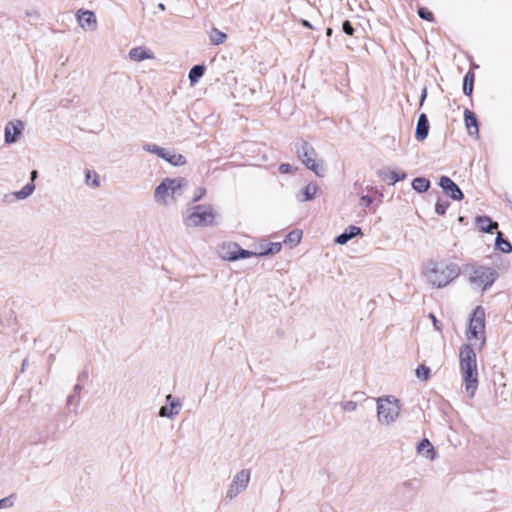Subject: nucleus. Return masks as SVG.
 <instances>
[{
    "label": "nucleus",
    "mask_w": 512,
    "mask_h": 512,
    "mask_svg": "<svg viewBox=\"0 0 512 512\" xmlns=\"http://www.w3.org/2000/svg\"><path fill=\"white\" fill-rule=\"evenodd\" d=\"M35 191V184L32 182L27 183L21 190L14 192V196L18 200H24L30 197Z\"/></svg>",
    "instance_id": "nucleus-24"
},
{
    "label": "nucleus",
    "mask_w": 512,
    "mask_h": 512,
    "mask_svg": "<svg viewBox=\"0 0 512 512\" xmlns=\"http://www.w3.org/2000/svg\"><path fill=\"white\" fill-rule=\"evenodd\" d=\"M466 272L468 273V281L470 285L474 289L481 291H484L488 287L492 286L498 277L496 270L492 267L480 266L476 264L468 265L466 267Z\"/></svg>",
    "instance_id": "nucleus-7"
},
{
    "label": "nucleus",
    "mask_w": 512,
    "mask_h": 512,
    "mask_svg": "<svg viewBox=\"0 0 512 512\" xmlns=\"http://www.w3.org/2000/svg\"><path fill=\"white\" fill-rule=\"evenodd\" d=\"M37 176H38V172L36 170H33L31 172V181L30 182L34 183V181L37 178Z\"/></svg>",
    "instance_id": "nucleus-46"
},
{
    "label": "nucleus",
    "mask_w": 512,
    "mask_h": 512,
    "mask_svg": "<svg viewBox=\"0 0 512 512\" xmlns=\"http://www.w3.org/2000/svg\"><path fill=\"white\" fill-rule=\"evenodd\" d=\"M417 452L429 460H434L436 457L434 447L428 439H423L418 444Z\"/></svg>",
    "instance_id": "nucleus-21"
},
{
    "label": "nucleus",
    "mask_w": 512,
    "mask_h": 512,
    "mask_svg": "<svg viewBox=\"0 0 512 512\" xmlns=\"http://www.w3.org/2000/svg\"><path fill=\"white\" fill-rule=\"evenodd\" d=\"M416 376L420 380L426 381L430 377V368L425 365H419L416 369Z\"/></svg>",
    "instance_id": "nucleus-34"
},
{
    "label": "nucleus",
    "mask_w": 512,
    "mask_h": 512,
    "mask_svg": "<svg viewBox=\"0 0 512 512\" xmlns=\"http://www.w3.org/2000/svg\"><path fill=\"white\" fill-rule=\"evenodd\" d=\"M26 364H27V360L25 359L22 363V371H24L25 367H26Z\"/></svg>",
    "instance_id": "nucleus-49"
},
{
    "label": "nucleus",
    "mask_w": 512,
    "mask_h": 512,
    "mask_svg": "<svg viewBox=\"0 0 512 512\" xmlns=\"http://www.w3.org/2000/svg\"><path fill=\"white\" fill-rule=\"evenodd\" d=\"M495 246L498 250H500L503 253H510L512 252V245L509 241L503 238V235L501 232H498V235L496 237Z\"/></svg>",
    "instance_id": "nucleus-25"
},
{
    "label": "nucleus",
    "mask_w": 512,
    "mask_h": 512,
    "mask_svg": "<svg viewBox=\"0 0 512 512\" xmlns=\"http://www.w3.org/2000/svg\"><path fill=\"white\" fill-rule=\"evenodd\" d=\"M466 338L469 341L468 345L481 350L486 343L485 332V310L481 306H477L468 323L466 331Z\"/></svg>",
    "instance_id": "nucleus-4"
},
{
    "label": "nucleus",
    "mask_w": 512,
    "mask_h": 512,
    "mask_svg": "<svg viewBox=\"0 0 512 512\" xmlns=\"http://www.w3.org/2000/svg\"><path fill=\"white\" fill-rule=\"evenodd\" d=\"M216 212L212 205H195L187 209L183 223L188 228L209 227L215 225Z\"/></svg>",
    "instance_id": "nucleus-5"
},
{
    "label": "nucleus",
    "mask_w": 512,
    "mask_h": 512,
    "mask_svg": "<svg viewBox=\"0 0 512 512\" xmlns=\"http://www.w3.org/2000/svg\"><path fill=\"white\" fill-rule=\"evenodd\" d=\"M426 97H427V89L423 88L422 93H421V98H420V106L423 105Z\"/></svg>",
    "instance_id": "nucleus-44"
},
{
    "label": "nucleus",
    "mask_w": 512,
    "mask_h": 512,
    "mask_svg": "<svg viewBox=\"0 0 512 512\" xmlns=\"http://www.w3.org/2000/svg\"><path fill=\"white\" fill-rule=\"evenodd\" d=\"M377 421L381 426L394 424L401 411L399 400L392 395L382 396L376 400Z\"/></svg>",
    "instance_id": "nucleus-6"
},
{
    "label": "nucleus",
    "mask_w": 512,
    "mask_h": 512,
    "mask_svg": "<svg viewBox=\"0 0 512 512\" xmlns=\"http://www.w3.org/2000/svg\"><path fill=\"white\" fill-rule=\"evenodd\" d=\"M205 68L201 65H195L189 71V80L191 84H195L199 81V79L204 75Z\"/></svg>",
    "instance_id": "nucleus-27"
},
{
    "label": "nucleus",
    "mask_w": 512,
    "mask_h": 512,
    "mask_svg": "<svg viewBox=\"0 0 512 512\" xmlns=\"http://www.w3.org/2000/svg\"><path fill=\"white\" fill-rule=\"evenodd\" d=\"M158 7H159L161 10H164V9H165L164 4H162V3H160V4L158 5Z\"/></svg>",
    "instance_id": "nucleus-50"
},
{
    "label": "nucleus",
    "mask_w": 512,
    "mask_h": 512,
    "mask_svg": "<svg viewBox=\"0 0 512 512\" xmlns=\"http://www.w3.org/2000/svg\"><path fill=\"white\" fill-rule=\"evenodd\" d=\"M128 57L133 62L155 59L154 52L144 46H137L129 50Z\"/></svg>",
    "instance_id": "nucleus-16"
},
{
    "label": "nucleus",
    "mask_w": 512,
    "mask_h": 512,
    "mask_svg": "<svg viewBox=\"0 0 512 512\" xmlns=\"http://www.w3.org/2000/svg\"><path fill=\"white\" fill-rule=\"evenodd\" d=\"M227 35L218 30L217 28H213L210 32V41L214 45H220L225 42Z\"/></svg>",
    "instance_id": "nucleus-28"
},
{
    "label": "nucleus",
    "mask_w": 512,
    "mask_h": 512,
    "mask_svg": "<svg viewBox=\"0 0 512 512\" xmlns=\"http://www.w3.org/2000/svg\"><path fill=\"white\" fill-rule=\"evenodd\" d=\"M302 25H303V26H305V27H307V28H312V26H311L310 22H309V21H307V20H302Z\"/></svg>",
    "instance_id": "nucleus-47"
},
{
    "label": "nucleus",
    "mask_w": 512,
    "mask_h": 512,
    "mask_svg": "<svg viewBox=\"0 0 512 512\" xmlns=\"http://www.w3.org/2000/svg\"><path fill=\"white\" fill-rule=\"evenodd\" d=\"M475 347L464 345L460 348V371L464 380L465 390L470 398L475 396L478 388V369Z\"/></svg>",
    "instance_id": "nucleus-2"
},
{
    "label": "nucleus",
    "mask_w": 512,
    "mask_h": 512,
    "mask_svg": "<svg viewBox=\"0 0 512 512\" xmlns=\"http://www.w3.org/2000/svg\"><path fill=\"white\" fill-rule=\"evenodd\" d=\"M380 179L389 185H394L396 182L404 180L407 175L403 171L397 170H380L378 172Z\"/></svg>",
    "instance_id": "nucleus-17"
},
{
    "label": "nucleus",
    "mask_w": 512,
    "mask_h": 512,
    "mask_svg": "<svg viewBox=\"0 0 512 512\" xmlns=\"http://www.w3.org/2000/svg\"><path fill=\"white\" fill-rule=\"evenodd\" d=\"M360 234H361V228L358 226L351 225L345 230V232H343L342 234H340L339 236H337L335 238V243L344 245L349 240H351L352 238H354Z\"/></svg>",
    "instance_id": "nucleus-19"
},
{
    "label": "nucleus",
    "mask_w": 512,
    "mask_h": 512,
    "mask_svg": "<svg viewBox=\"0 0 512 512\" xmlns=\"http://www.w3.org/2000/svg\"><path fill=\"white\" fill-rule=\"evenodd\" d=\"M448 207H449V203L448 202H446V201H444V202L438 201L436 203V206H435V211H436L437 214L443 215V214H445V212L448 209Z\"/></svg>",
    "instance_id": "nucleus-37"
},
{
    "label": "nucleus",
    "mask_w": 512,
    "mask_h": 512,
    "mask_svg": "<svg viewBox=\"0 0 512 512\" xmlns=\"http://www.w3.org/2000/svg\"><path fill=\"white\" fill-rule=\"evenodd\" d=\"M218 255L225 261H237L256 256V252L242 249L235 242H224L218 246Z\"/></svg>",
    "instance_id": "nucleus-9"
},
{
    "label": "nucleus",
    "mask_w": 512,
    "mask_h": 512,
    "mask_svg": "<svg viewBox=\"0 0 512 512\" xmlns=\"http://www.w3.org/2000/svg\"><path fill=\"white\" fill-rule=\"evenodd\" d=\"M302 232L300 230L291 231L284 239V243L297 245L301 241Z\"/></svg>",
    "instance_id": "nucleus-33"
},
{
    "label": "nucleus",
    "mask_w": 512,
    "mask_h": 512,
    "mask_svg": "<svg viewBox=\"0 0 512 512\" xmlns=\"http://www.w3.org/2000/svg\"><path fill=\"white\" fill-rule=\"evenodd\" d=\"M80 403V396L76 394H70L67 397L66 405L68 409H71L72 412L76 413Z\"/></svg>",
    "instance_id": "nucleus-32"
},
{
    "label": "nucleus",
    "mask_w": 512,
    "mask_h": 512,
    "mask_svg": "<svg viewBox=\"0 0 512 512\" xmlns=\"http://www.w3.org/2000/svg\"><path fill=\"white\" fill-rule=\"evenodd\" d=\"M474 74L468 72L464 77L463 92L465 95L470 96L473 92Z\"/></svg>",
    "instance_id": "nucleus-30"
},
{
    "label": "nucleus",
    "mask_w": 512,
    "mask_h": 512,
    "mask_svg": "<svg viewBox=\"0 0 512 512\" xmlns=\"http://www.w3.org/2000/svg\"><path fill=\"white\" fill-rule=\"evenodd\" d=\"M206 194V189L203 188V187H200L198 188L196 191H195V194H194V197L192 199L193 202H198L199 200L202 199V197Z\"/></svg>",
    "instance_id": "nucleus-39"
},
{
    "label": "nucleus",
    "mask_w": 512,
    "mask_h": 512,
    "mask_svg": "<svg viewBox=\"0 0 512 512\" xmlns=\"http://www.w3.org/2000/svg\"><path fill=\"white\" fill-rule=\"evenodd\" d=\"M418 15L422 18V19H425V20H428V21H431L433 19V14L432 12L428 11L427 9L425 8H420L418 10Z\"/></svg>",
    "instance_id": "nucleus-38"
},
{
    "label": "nucleus",
    "mask_w": 512,
    "mask_h": 512,
    "mask_svg": "<svg viewBox=\"0 0 512 512\" xmlns=\"http://www.w3.org/2000/svg\"><path fill=\"white\" fill-rule=\"evenodd\" d=\"M279 170L281 173H290L292 171V167L290 164L283 163L280 165Z\"/></svg>",
    "instance_id": "nucleus-42"
},
{
    "label": "nucleus",
    "mask_w": 512,
    "mask_h": 512,
    "mask_svg": "<svg viewBox=\"0 0 512 512\" xmlns=\"http://www.w3.org/2000/svg\"><path fill=\"white\" fill-rule=\"evenodd\" d=\"M340 406L342 410L345 412H353L357 409L358 404L356 401L353 400H345L340 403Z\"/></svg>",
    "instance_id": "nucleus-35"
},
{
    "label": "nucleus",
    "mask_w": 512,
    "mask_h": 512,
    "mask_svg": "<svg viewBox=\"0 0 512 512\" xmlns=\"http://www.w3.org/2000/svg\"><path fill=\"white\" fill-rule=\"evenodd\" d=\"M143 150L149 153L156 154L158 157L164 159L174 166H182L186 163V159L181 154H176L172 150L161 148L155 144L146 143L142 146Z\"/></svg>",
    "instance_id": "nucleus-10"
},
{
    "label": "nucleus",
    "mask_w": 512,
    "mask_h": 512,
    "mask_svg": "<svg viewBox=\"0 0 512 512\" xmlns=\"http://www.w3.org/2000/svg\"><path fill=\"white\" fill-rule=\"evenodd\" d=\"M297 154L301 162L318 177L325 175L324 164L322 161L317 160V152L310 144L302 141L301 146L297 148Z\"/></svg>",
    "instance_id": "nucleus-8"
},
{
    "label": "nucleus",
    "mask_w": 512,
    "mask_h": 512,
    "mask_svg": "<svg viewBox=\"0 0 512 512\" xmlns=\"http://www.w3.org/2000/svg\"><path fill=\"white\" fill-rule=\"evenodd\" d=\"M318 185L314 182L309 183L305 186L297 195V199L300 202H306L312 200L318 192Z\"/></svg>",
    "instance_id": "nucleus-20"
},
{
    "label": "nucleus",
    "mask_w": 512,
    "mask_h": 512,
    "mask_svg": "<svg viewBox=\"0 0 512 512\" xmlns=\"http://www.w3.org/2000/svg\"><path fill=\"white\" fill-rule=\"evenodd\" d=\"M281 244L276 242V243H269L266 245L265 248H263L262 251H260L259 253H256V256H265V255H269V254H277L281 251Z\"/></svg>",
    "instance_id": "nucleus-31"
},
{
    "label": "nucleus",
    "mask_w": 512,
    "mask_h": 512,
    "mask_svg": "<svg viewBox=\"0 0 512 512\" xmlns=\"http://www.w3.org/2000/svg\"><path fill=\"white\" fill-rule=\"evenodd\" d=\"M85 183L93 188L100 186L99 175L95 171L87 170L85 172Z\"/></svg>",
    "instance_id": "nucleus-29"
},
{
    "label": "nucleus",
    "mask_w": 512,
    "mask_h": 512,
    "mask_svg": "<svg viewBox=\"0 0 512 512\" xmlns=\"http://www.w3.org/2000/svg\"><path fill=\"white\" fill-rule=\"evenodd\" d=\"M464 118L469 135H477L479 130L475 115L471 111L465 110Z\"/></svg>",
    "instance_id": "nucleus-23"
},
{
    "label": "nucleus",
    "mask_w": 512,
    "mask_h": 512,
    "mask_svg": "<svg viewBox=\"0 0 512 512\" xmlns=\"http://www.w3.org/2000/svg\"><path fill=\"white\" fill-rule=\"evenodd\" d=\"M342 29L343 32L346 33L347 35H353L354 33V29L348 20L343 22Z\"/></svg>",
    "instance_id": "nucleus-41"
},
{
    "label": "nucleus",
    "mask_w": 512,
    "mask_h": 512,
    "mask_svg": "<svg viewBox=\"0 0 512 512\" xmlns=\"http://www.w3.org/2000/svg\"><path fill=\"white\" fill-rule=\"evenodd\" d=\"M476 224L480 231L491 233L498 228V223L493 222L488 216H479L476 218Z\"/></svg>",
    "instance_id": "nucleus-22"
},
{
    "label": "nucleus",
    "mask_w": 512,
    "mask_h": 512,
    "mask_svg": "<svg viewBox=\"0 0 512 512\" xmlns=\"http://www.w3.org/2000/svg\"><path fill=\"white\" fill-rule=\"evenodd\" d=\"M361 201H362L361 204L364 205L365 207H368L372 204V198L367 195L362 196Z\"/></svg>",
    "instance_id": "nucleus-43"
},
{
    "label": "nucleus",
    "mask_w": 512,
    "mask_h": 512,
    "mask_svg": "<svg viewBox=\"0 0 512 512\" xmlns=\"http://www.w3.org/2000/svg\"><path fill=\"white\" fill-rule=\"evenodd\" d=\"M250 481V472L247 469H242L233 477V480L227 489L226 497L229 500L234 499L237 495L243 492L248 486Z\"/></svg>",
    "instance_id": "nucleus-11"
},
{
    "label": "nucleus",
    "mask_w": 512,
    "mask_h": 512,
    "mask_svg": "<svg viewBox=\"0 0 512 512\" xmlns=\"http://www.w3.org/2000/svg\"><path fill=\"white\" fill-rule=\"evenodd\" d=\"M187 185V180L183 177H166L156 186L154 201L160 206H171L182 196Z\"/></svg>",
    "instance_id": "nucleus-3"
},
{
    "label": "nucleus",
    "mask_w": 512,
    "mask_h": 512,
    "mask_svg": "<svg viewBox=\"0 0 512 512\" xmlns=\"http://www.w3.org/2000/svg\"><path fill=\"white\" fill-rule=\"evenodd\" d=\"M13 504H14V497L12 495L0 499V509H8V508L12 507Z\"/></svg>",
    "instance_id": "nucleus-36"
},
{
    "label": "nucleus",
    "mask_w": 512,
    "mask_h": 512,
    "mask_svg": "<svg viewBox=\"0 0 512 512\" xmlns=\"http://www.w3.org/2000/svg\"><path fill=\"white\" fill-rule=\"evenodd\" d=\"M82 390L81 385L76 384L73 388V392L71 394H76L77 396H80V392Z\"/></svg>",
    "instance_id": "nucleus-45"
},
{
    "label": "nucleus",
    "mask_w": 512,
    "mask_h": 512,
    "mask_svg": "<svg viewBox=\"0 0 512 512\" xmlns=\"http://www.w3.org/2000/svg\"><path fill=\"white\" fill-rule=\"evenodd\" d=\"M181 408L182 403L169 394L166 396V405L159 410V416L172 419L180 413Z\"/></svg>",
    "instance_id": "nucleus-13"
},
{
    "label": "nucleus",
    "mask_w": 512,
    "mask_h": 512,
    "mask_svg": "<svg viewBox=\"0 0 512 512\" xmlns=\"http://www.w3.org/2000/svg\"><path fill=\"white\" fill-rule=\"evenodd\" d=\"M430 319L432 320V323H433V326H434V329L436 331H439L441 332L442 329H443V325L442 323L436 318V316L434 314H430L429 315Z\"/></svg>",
    "instance_id": "nucleus-40"
},
{
    "label": "nucleus",
    "mask_w": 512,
    "mask_h": 512,
    "mask_svg": "<svg viewBox=\"0 0 512 512\" xmlns=\"http://www.w3.org/2000/svg\"><path fill=\"white\" fill-rule=\"evenodd\" d=\"M76 18L79 26L84 30H95L97 28V19L93 11L90 10H78Z\"/></svg>",
    "instance_id": "nucleus-14"
},
{
    "label": "nucleus",
    "mask_w": 512,
    "mask_h": 512,
    "mask_svg": "<svg viewBox=\"0 0 512 512\" xmlns=\"http://www.w3.org/2000/svg\"><path fill=\"white\" fill-rule=\"evenodd\" d=\"M24 129V124L20 120L10 121L6 124L4 129V141L10 145L16 143L20 138Z\"/></svg>",
    "instance_id": "nucleus-12"
},
{
    "label": "nucleus",
    "mask_w": 512,
    "mask_h": 512,
    "mask_svg": "<svg viewBox=\"0 0 512 512\" xmlns=\"http://www.w3.org/2000/svg\"><path fill=\"white\" fill-rule=\"evenodd\" d=\"M440 187L443 189L445 194L449 196L453 200H461L463 198V193L458 187V185L453 182L449 177L442 176L439 181Z\"/></svg>",
    "instance_id": "nucleus-15"
},
{
    "label": "nucleus",
    "mask_w": 512,
    "mask_h": 512,
    "mask_svg": "<svg viewBox=\"0 0 512 512\" xmlns=\"http://www.w3.org/2000/svg\"><path fill=\"white\" fill-rule=\"evenodd\" d=\"M412 187L419 193L426 192L430 187V181L426 178L418 177L412 181Z\"/></svg>",
    "instance_id": "nucleus-26"
},
{
    "label": "nucleus",
    "mask_w": 512,
    "mask_h": 512,
    "mask_svg": "<svg viewBox=\"0 0 512 512\" xmlns=\"http://www.w3.org/2000/svg\"><path fill=\"white\" fill-rule=\"evenodd\" d=\"M326 35L327 36H331L332 35V29L331 28H327Z\"/></svg>",
    "instance_id": "nucleus-48"
},
{
    "label": "nucleus",
    "mask_w": 512,
    "mask_h": 512,
    "mask_svg": "<svg viewBox=\"0 0 512 512\" xmlns=\"http://www.w3.org/2000/svg\"><path fill=\"white\" fill-rule=\"evenodd\" d=\"M429 132V121L425 114H421L418 118L415 137L418 141H423L427 138Z\"/></svg>",
    "instance_id": "nucleus-18"
},
{
    "label": "nucleus",
    "mask_w": 512,
    "mask_h": 512,
    "mask_svg": "<svg viewBox=\"0 0 512 512\" xmlns=\"http://www.w3.org/2000/svg\"><path fill=\"white\" fill-rule=\"evenodd\" d=\"M460 266L453 262H429L422 271V275L434 288H444L460 275Z\"/></svg>",
    "instance_id": "nucleus-1"
}]
</instances>
